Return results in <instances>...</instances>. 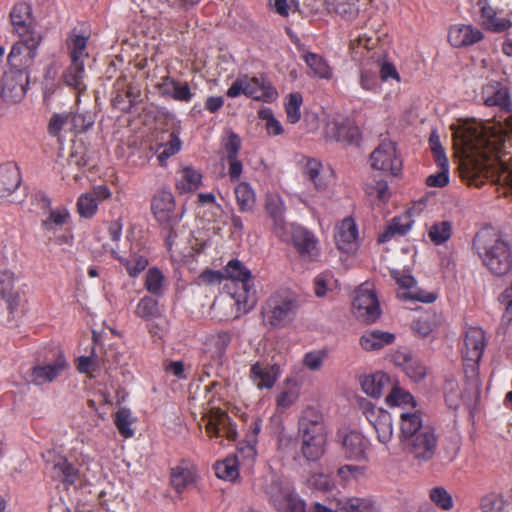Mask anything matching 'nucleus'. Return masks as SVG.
Masks as SVG:
<instances>
[{
    "label": "nucleus",
    "mask_w": 512,
    "mask_h": 512,
    "mask_svg": "<svg viewBox=\"0 0 512 512\" xmlns=\"http://www.w3.org/2000/svg\"><path fill=\"white\" fill-rule=\"evenodd\" d=\"M110 254L115 260L125 267L127 274L131 278H137L149 264L146 254L140 249L135 250L132 245L130 246L128 256L125 255L120 247L111 248Z\"/></svg>",
    "instance_id": "20"
},
{
    "label": "nucleus",
    "mask_w": 512,
    "mask_h": 512,
    "mask_svg": "<svg viewBox=\"0 0 512 512\" xmlns=\"http://www.w3.org/2000/svg\"><path fill=\"white\" fill-rule=\"evenodd\" d=\"M302 104L303 97L299 92L290 93L285 97L284 107L289 123L296 124L300 121Z\"/></svg>",
    "instance_id": "52"
},
{
    "label": "nucleus",
    "mask_w": 512,
    "mask_h": 512,
    "mask_svg": "<svg viewBox=\"0 0 512 512\" xmlns=\"http://www.w3.org/2000/svg\"><path fill=\"white\" fill-rule=\"evenodd\" d=\"M365 193L371 200H377L386 203L390 199V191L388 183L385 180L373 179L371 182L366 183Z\"/></svg>",
    "instance_id": "53"
},
{
    "label": "nucleus",
    "mask_w": 512,
    "mask_h": 512,
    "mask_svg": "<svg viewBox=\"0 0 512 512\" xmlns=\"http://www.w3.org/2000/svg\"><path fill=\"white\" fill-rule=\"evenodd\" d=\"M392 386L391 377L383 371L366 375L361 380V388L368 396L379 398L385 390Z\"/></svg>",
    "instance_id": "34"
},
{
    "label": "nucleus",
    "mask_w": 512,
    "mask_h": 512,
    "mask_svg": "<svg viewBox=\"0 0 512 512\" xmlns=\"http://www.w3.org/2000/svg\"><path fill=\"white\" fill-rule=\"evenodd\" d=\"M229 98H237L241 95L263 103H272L278 98V91L264 76H250L239 74L227 89Z\"/></svg>",
    "instance_id": "5"
},
{
    "label": "nucleus",
    "mask_w": 512,
    "mask_h": 512,
    "mask_svg": "<svg viewBox=\"0 0 512 512\" xmlns=\"http://www.w3.org/2000/svg\"><path fill=\"white\" fill-rule=\"evenodd\" d=\"M342 450L347 459L363 460L369 447V440L360 432L352 430L342 436Z\"/></svg>",
    "instance_id": "28"
},
{
    "label": "nucleus",
    "mask_w": 512,
    "mask_h": 512,
    "mask_svg": "<svg viewBox=\"0 0 512 512\" xmlns=\"http://www.w3.org/2000/svg\"><path fill=\"white\" fill-rule=\"evenodd\" d=\"M442 316L436 312H426L413 322V330L422 337H427L442 325Z\"/></svg>",
    "instance_id": "43"
},
{
    "label": "nucleus",
    "mask_w": 512,
    "mask_h": 512,
    "mask_svg": "<svg viewBox=\"0 0 512 512\" xmlns=\"http://www.w3.org/2000/svg\"><path fill=\"white\" fill-rule=\"evenodd\" d=\"M156 145L151 146L150 150L157 155V160L161 166H166L167 160L176 155L182 146L179 132L173 130L171 132L162 131L156 137Z\"/></svg>",
    "instance_id": "22"
},
{
    "label": "nucleus",
    "mask_w": 512,
    "mask_h": 512,
    "mask_svg": "<svg viewBox=\"0 0 512 512\" xmlns=\"http://www.w3.org/2000/svg\"><path fill=\"white\" fill-rule=\"evenodd\" d=\"M67 367L68 364L65 356L60 354L51 363L33 366L30 370V381L36 386L53 382L67 369Z\"/></svg>",
    "instance_id": "21"
},
{
    "label": "nucleus",
    "mask_w": 512,
    "mask_h": 512,
    "mask_svg": "<svg viewBox=\"0 0 512 512\" xmlns=\"http://www.w3.org/2000/svg\"><path fill=\"white\" fill-rule=\"evenodd\" d=\"M379 38L373 34L368 35L367 33H360L354 39L350 41V49L352 50L353 58L359 54L367 59V61H373L377 58L378 53L375 48L378 44Z\"/></svg>",
    "instance_id": "33"
},
{
    "label": "nucleus",
    "mask_w": 512,
    "mask_h": 512,
    "mask_svg": "<svg viewBox=\"0 0 512 512\" xmlns=\"http://www.w3.org/2000/svg\"><path fill=\"white\" fill-rule=\"evenodd\" d=\"M480 40V31L471 25L456 24L450 27L448 41L454 47H464Z\"/></svg>",
    "instance_id": "36"
},
{
    "label": "nucleus",
    "mask_w": 512,
    "mask_h": 512,
    "mask_svg": "<svg viewBox=\"0 0 512 512\" xmlns=\"http://www.w3.org/2000/svg\"><path fill=\"white\" fill-rule=\"evenodd\" d=\"M266 494L278 512H305L304 501L288 485L278 480L271 481Z\"/></svg>",
    "instance_id": "9"
},
{
    "label": "nucleus",
    "mask_w": 512,
    "mask_h": 512,
    "mask_svg": "<svg viewBox=\"0 0 512 512\" xmlns=\"http://www.w3.org/2000/svg\"><path fill=\"white\" fill-rule=\"evenodd\" d=\"M196 481V473L193 467L187 463L173 467L170 473V483L177 493H182Z\"/></svg>",
    "instance_id": "37"
},
{
    "label": "nucleus",
    "mask_w": 512,
    "mask_h": 512,
    "mask_svg": "<svg viewBox=\"0 0 512 512\" xmlns=\"http://www.w3.org/2000/svg\"><path fill=\"white\" fill-rule=\"evenodd\" d=\"M429 238L436 245L447 242L452 235V224L449 221L434 223L428 232Z\"/></svg>",
    "instance_id": "58"
},
{
    "label": "nucleus",
    "mask_w": 512,
    "mask_h": 512,
    "mask_svg": "<svg viewBox=\"0 0 512 512\" xmlns=\"http://www.w3.org/2000/svg\"><path fill=\"white\" fill-rule=\"evenodd\" d=\"M267 214L273 220V231L277 237L285 236V229L291 223H286L284 220L285 205L282 199L277 195L267 197L265 203Z\"/></svg>",
    "instance_id": "31"
},
{
    "label": "nucleus",
    "mask_w": 512,
    "mask_h": 512,
    "mask_svg": "<svg viewBox=\"0 0 512 512\" xmlns=\"http://www.w3.org/2000/svg\"><path fill=\"white\" fill-rule=\"evenodd\" d=\"M232 336V332L229 330H217L207 334L203 341L204 353L209 355L212 360H221L232 341Z\"/></svg>",
    "instance_id": "27"
},
{
    "label": "nucleus",
    "mask_w": 512,
    "mask_h": 512,
    "mask_svg": "<svg viewBox=\"0 0 512 512\" xmlns=\"http://www.w3.org/2000/svg\"><path fill=\"white\" fill-rule=\"evenodd\" d=\"M29 77L25 70L11 69L5 75L3 97L11 102L21 101L28 89Z\"/></svg>",
    "instance_id": "24"
},
{
    "label": "nucleus",
    "mask_w": 512,
    "mask_h": 512,
    "mask_svg": "<svg viewBox=\"0 0 512 512\" xmlns=\"http://www.w3.org/2000/svg\"><path fill=\"white\" fill-rule=\"evenodd\" d=\"M224 279L241 284V289L232 295L238 311L248 313L256 304V292L251 284V271L238 259H231L223 268Z\"/></svg>",
    "instance_id": "7"
},
{
    "label": "nucleus",
    "mask_w": 512,
    "mask_h": 512,
    "mask_svg": "<svg viewBox=\"0 0 512 512\" xmlns=\"http://www.w3.org/2000/svg\"><path fill=\"white\" fill-rule=\"evenodd\" d=\"M386 403L389 406L410 405L412 408L416 407V401L413 395L398 386H393L391 388L390 393L386 397Z\"/></svg>",
    "instance_id": "57"
},
{
    "label": "nucleus",
    "mask_w": 512,
    "mask_h": 512,
    "mask_svg": "<svg viewBox=\"0 0 512 512\" xmlns=\"http://www.w3.org/2000/svg\"><path fill=\"white\" fill-rule=\"evenodd\" d=\"M282 374L278 363L257 361L251 365L249 379L259 390L272 389Z\"/></svg>",
    "instance_id": "18"
},
{
    "label": "nucleus",
    "mask_w": 512,
    "mask_h": 512,
    "mask_svg": "<svg viewBox=\"0 0 512 512\" xmlns=\"http://www.w3.org/2000/svg\"><path fill=\"white\" fill-rule=\"evenodd\" d=\"M405 374L413 381L419 382L425 378L427 374L426 366L418 359L412 356L408 359V363L403 370Z\"/></svg>",
    "instance_id": "62"
},
{
    "label": "nucleus",
    "mask_w": 512,
    "mask_h": 512,
    "mask_svg": "<svg viewBox=\"0 0 512 512\" xmlns=\"http://www.w3.org/2000/svg\"><path fill=\"white\" fill-rule=\"evenodd\" d=\"M297 312L296 296L288 291H277L261 307L262 323L270 330L282 329L295 320Z\"/></svg>",
    "instance_id": "4"
},
{
    "label": "nucleus",
    "mask_w": 512,
    "mask_h": 512,
    "mask_svg": "<svg viewBox=\"0 0 512 512\" xmlns=\"http://www.w3.org/2000/svg\"><path fill=\"white\" fill-rule=\"evenodd\" d=\"M308 485L318 491H330L334 487L331 477L324 473H313L307 480Z\"/></svg>",
    "instance_id": "63"
},
{
    "label": "nucleus",
    "mask_w": 512,
    "mask_h": 512,
    "mask_svg": "<svg viewBox=\"0 0 512 512\" xmlns=\"http://www.w3.org/2000/svg\"><path fill=\"white\" fill-rule=\"evenodd\" d=\"M112 192L106 185H97L91 191L81 194L76 202L77 213L81 218L91 219L97 211L98 205L111 197Z\"/></svg>",
    "instance_id": "19"
},
{
    "label": "nucleus",
    "mask_w": 512,
    "mask_h": 512,
    "mask_svg": "<svg viewBox=\"0 0 512 512\" xmlns=\"http://www.w3.org/2000/svg\"><path fill=\"white\" fill-rule=\"evenodd\" d=\"M214 470L216 476L223 480L234 481L239 476L236 457L216 462Z\"/></svg>",
    "instance_id": "55"
},
{
    "label": "nucleus",
    "mask_w": 512,
    "mask_h": 512,
    "mask_svg": "<svg viewBox=\"0 0 512 512\" xmlns=\"http://www.w3.org/2000/svg\"><path fill=\"white\" fill-rule=\"evenodd\" d=\"M334 239L337 248L344 253H352L358 247V227L351 217L344 218L335 227Z\"/></svg>",
    "instance_id": "23"
},
{
    "label": "nucleus",
    "mask_w": 512,
    "mask_h": 512,
    "mask_svg": "<svg viewBox=\"0 0 512 512\" xmlns=\"http://www.w3.org/2000/svg\"><path fill=\"white\" fill-rule=\"evenodd\" d=\"M484 263L491 273L502 276L512 267V253L510 246L503 240L496 241L487 248Z\"/></svg>",
    "instance_id": "15"
},
{
    "label": "nucleus",
    "mask_w": 512,
    "mask_h": 512,
    "mask_svg": "<svg viewBox=\"0 0 512 512\" xmlns=\"http://www.w3.org/2000/svg\"><path fill=\"white\" fill-rule=\"evenodd\" d=\"M302 175L305 180L311 182L318 191L326 189L328 182L325 179L323 165L315 158L305 159Z\"/></svg>",
    "instance_id": "39"
},
{
    "label": "nucleus",
    "mask_w": 512,
    "mask_h": 512,
    "mask_svg": "<svg viewBox=\"0 0 512 512\" xmlns=\"http://www.w3.org/2000/svg\"><path fill=\"white\" fill-rule=\"evenodd\" d=\"M337 512H374V504L366 498L335 499Z\"/></svg>",
    "instance_id": "46"
},
{
    "label": "nucleus",
    "mask_w": 512,
    "mask_h": 512,
    "mask_svg": "<svg viewBox=\"0 0 512 512\" xmlns=\"http://www.w3.org/2000/svg\"><path fill=\"white\" fill-rule=\"evenodd\" d=\"M429 499L439 509L450 511L454 507L452 495L442 486H436L430 489Z\"/></svg>",
    "instance_id": "56"
},
{
    "label": "nucleus",
    "mask_w": 512,
    "mask_h": 512,
    "mask_svg": "<svg viewBox=\"0 0 512 512\" xmlns=\"http://www.w3.org/2000/svg\"><path fill=\"white\" fill-rule=\"evenodd\" d=\"M135 315L146 321H150L161 315L158 301L152 296L142 297L135 309Z\"/></svg>",
    "instance_id": "50"
},
{
    "label": "nucleus",
    "mask_w": 512,
    "mask_h": 512,
    "mask_svg": "<svg viewBox=\"0 0 512 512\" xmlns=\"http://www.w3.org/2000/svg\"><path fill=\"white\" fill-rule=\"evenodd\" d=\"M181 179L177 182V189L181 192H192L197 190L202 181V175L192 167H184L181 172Z\"/></svg>",
    "instance_id": "49"
},
{
    "label": "nucleus",
    "mask_w": 512,
    "mask_h": 512,
    "mask_svg": "<svg viewBox=\"0 0 512 512\" xmlns=\"http://www.w3.org/2000/svg\"><path fill=\"white\" fill-rule=\"evenodd\" d=\"M366 468L358 465H343L337 469V477L343 485L358 481L365 475Z\"/></svg>",
    "instance_id": "60"
},
{
    "label": "nucleus",
    "mask_w": 512,
    "mask_h": 512,
    "mask_svg": "<svg viewBox=\"0 0 512 512\" xmlns=\"http://www.w3.org/2000/svg\"><path fill=\"white\" fill-rule=\"evenodd\" d=\"M41 37L20 38L8 55V63L12 69L26 70L30 67L37 55Z\"/></svg>",
    "instance_id": "12"
},
{
    "label": "nucleus",
    "mask_w": 512,
    "mask_h": 512,
    "mask_svg": "<svg viewBox=\"0 0 512 512\" xmlns=\"http://www.w3.org/2000/svg\"><path fill=\"white\" fill-rule=\"evenodd\" d=\"M88 37L72 33L67 39L70 59L74 61H84L88 57L86 52Z\"/></svg>",
    "instance_id": "51"
},
{
    "label": "nucleus",
    "mask_w": 512,
    "mask_h": 512,
    "mask_svg": "<svg viewBox=\"0 0 512 512\" xmlns=\"http://www.w3.org/2000/svg\"><path fill=\"white\" fill-rule=\"evenodd\" d=\"M285 236L278 237L282 242L291 243L301 259L317 261L320 256L319 240L307 228L291 223L285 229Z\"/></svg>",
    "instance_id": "8"
},
{
    "label": "nucleus",
    "mask_w": 512,
    "mask_h": 512,
    "mask_svg": "<svg viewBox=\"0 0 512 512\" xmlns=\"http://www.w3.org/2000/svg\"><path fill=\"white\" fill-rule=\"evenodd\" d=\"M21 175L14 162L0 165V199L10 196L20 185Z\"/></svg>",
    "instance_id": "30"
},
{
    "label": "nucleus",
    "mask_w": 512,
    "mask_h": 512,
    "mask_svg": "<svg viewBox=\"0 0 512 512\" xmlns=\"http://www.w3.org/2000/svg\"><path fill=\"white\" fill-rule=\"evenodd\" d=\"M298 434L301 453L307 461L316 462L326 452L328 430L322 412L315 407L303 410L299 419Z\"/></svg>",
    "instance_id": "3"
},
{
    "label": "nucleus",
    "mask_w": 512,
    "mask_h": 512,
    "mask_svg": "<svg viewBox=\"0 0 512 512\" xmlns=\"http://www.w3.org/2000/svg\"><path fill=\"white\" fill-rule=\"evenodd\" d=\"M355 316L365 323H374L381 315L378 298L374 290L360 287L353 300Z\"/></svg>",
    "instance_id": "11"
},
{
    "label": "nucleus",
    "mask_w": 512,
    "mask_h": 512,
    "mask_svg": "<svg viewBox=\"0 0 512 512\" xmlns=\"http://www.w3.org/2000/svg\"><path fill=\"white\" fill-rule=\"evenodd\" d=\"M85 67L84 61L71 60L70 65L63 74L64 82L67 86L74 88L78 94L86 91L84 83Z\"/></svg>",
    "instance_id": "41"
},
{
    "label": "nucleus",
    "mask_w": 512,
    "mask_h": 512,
    "mask_svg": "<svg viewBox=\"0 0 512 512\" xmlns=\"http://www.w3.org/2000/svg\"><path fill=\"white\" fill-rule=\"evenodd\" d=\"M378 66L374 65L373 61L361 62L359 84L365 91L372 93H380L381 85L378 77Z\"/></svg>",
    "instance_id": "40"
},
{
    "label": "nucleus",
    "mask_w": 512,
    "mask_h": 512,
    "mask_svg": "<svg viewBox=\"0 0 512 512\" xmlns=\"http://www.w3.org/2000/svg\"><path fill=\"white\" fill-rule=\"evenodd\" d=\"M325 134L328 139L348 144L356 143L359 130L348 120L333 119L326 124Z\"/></svg>",
    "instance_id": "29"
},
{
    "label": "nucleus",
    "mask_w": 512,
    "mask_h": 512,
    "mask_svg": "<svg viewBox=\"0 0 512 512\" xmlns=\"http://www.w3.org/2000/svg\"><path fill=\"white\" fill-rule=\"evenodd\" d=\"M395 341V335L381 330H370L365 332L360 338V346L366 351H375L392 344Z\"/></svg>",
    "instance_id": "38"
},
{
    "label": "nucleus",
    "mask_w": 512,
    "mask_h": 512,
    "mask_svg": "<svg viewBox=\"0 0 512 512\" xmlns=\"http://www.w3.org/2000/svg\"><path fill=\"white\" fill-rule=\"evenodd\" d=\"M401 443L406 453L418 464L429 462L437 448V438L433 430L421 431Z\"/></svg>",
    "instance_id": "10"
},
{
    "label": "nucleus",
    "mask_w": 512,
    "mask_h": 512,
    "mask_svg": "<svg viewBox=\"0 0 512 512\" xmlns=\"http://www.w3.org/2000/svg\"><path fill=\"white\" fill-rule=\"evenodd\" d=\"M145 289L154 297H162L166 289V279L158 267L148 269L145 280Z\"/></svg>",
    "instance_id": "45"
},
{
    "label": "nucleus",
    "mask_w": 512,
    "mask_h": 512,
    "mask_svg": "<svg viewBox=\"0 0 512 512\" xmlns=\"http://www.w3.org/2000/svg\"><path fill=\"white\" fill-rule=\"evenodd\" d=\"M512 26L509 19L500 17L492 8L482 7V28L495 33L507 31Z\"/></svg>",
    "instance_id": "44"
},
{
    "label": "nucleus",
    "mask_w": 512,
    "mask_h": 512,
    "mask_svg": "<svg viewBox=\"0 0 512 512\" xmlns=\"http://www.w3.org/2000/svg\"><path fill=\"white\" fill-rule=\"evenodd\" d=\"M411 223L407 217H394L387 228L378 236L379 243H386L395 235H405L411 228Z\"/></svg>",
    "instance_id": "48"
},
{
    "label": "nucleus",
    "mask_w": 512,
    "mask_h": 512,
    "mask_svg": "<svg viewBox=\"0 0 512 512\" xmlns=\"http://www.w3.org/2000/svg\"><path fill=\"white\" fill-rule=\"evenodd\" d=\"M10 21L13 31L19 38L41 37L36 31V21L28 3L15 4L10 12Z\"/></svg>",
    "instance_id": "16"
},
{
    "label": "nucleus",
    "mask_w": 512,
    "mask_h": 512,
    "mask_svg": "<svg viewBox=\"0 0 512 512\" xmlns=\"http://www.w3.org/2000/svg\"><path fill=\"white\" fill-rule=\"evenodd\" d=\"M105 367L104 360H101L93 351L90 356H81L76 360V368L80 373L87 374L90 378L95 377V373Z\"/></svg>",
    "instance_id": "54"
},
{
    "label": "nucleus",
    "mask_w": 512,
    "mask_h": 512,
    "mask_svg": "<svg viewBox=\"0 0 512 512\" xmlns=\"http://www.w3.org/2000/svg\"><path fill=\"white\" fill-rule=\"evenodd\" d=\"M302 58L314 77L326 80L332 78V69L321 55L313 52H307L302 56Z\"/></svg>",
    "instance_id": "42"
},
{
    "label": "nucleus",
    "mask_w": 512,
    "mask_h": 512,
    "mask_svg": "<svg viewBox=\"0 0 512 512\" xmlns=\"http://www.w3.org/2000/svg\"><path fill=\"white\" fill-rule=\"evenodd\" d=\"M461 352L464 373L467 379L471 381L473 389V396L468 391H465L462 395V400L469 410L473 424H475L480 398L478 383V376L480 374V328L476 326L466 328Z\"/></svg>",
    "instance_id": "2"
},
{
    "label": "nucleus",
    "mask_w": 512,
    "mask_h": 512,
    "mask_svg": "<svg viewBox=\"0 0 512 512\" xmlns=\"http://www.w3.org/2000/svg\"><path fill=\"white\" fill-rule=\"evenodd\" d=\"M42 207L47 209V215L41 221L42 229L47 233L55 234L56 231L70 224L71 214L65 206L51 207V200L42 196Z\"/></svg>",
    "instance_id": "25"
},
{
    "label": "nucleus",
    "mask_w": 512,
    "mask_h": 512,
    "mask_svg": "<svg viewBox=\"0 0 512 512\" xmlns=\"http://www.w3.org/2000/svg\"><path fill=\"white\" fill-rule=\"evenodd\" d=\"M483 94L484 104L496 106L501 111H511V101L508 89L499 82H493L485 86Z\"/></svg>",
    "instance_id": "32"
},
{
    "label": "nucleus",
    "mask_w": 512,
    "mask_h": 512,
    "mask_svg": "<svg viewBox=\"0 0 512 512\" xmlns=\"http://www.w3.org/2000/svg\"><path fill=\"white\" fill-rule=\"evenodd\" d=\"M235 196L237 205L241 212L251 211L255 205V192L251 185L247 182H240L235 187Z\"/></svg>",
    "instance_id": "47"
},
{
    "label": "nucleus",
    "mask_w": 512,
    "mask_h": 512,
    "mask_svg": "<svg viewBox=\"0 0 512 512\" xmlns=\"http://www.w3.org/2000/svg\"><path fill=\"white\" fill-rule=\"evenodd\" d=\"M50 477L53 481L62 483L66 488L82 482L79 469L66 457H57L50 470Z\"/></svg>",
    "instance_id": "26"
},
{
    "label": "nucleus",
    "mask_w": 512,
    "mask_h": 512,
    "mask_svg": "<svg viewBox=\"0 0 512 512\" xmlns=\"http://www.w3.org/2000/svg\"><path fill=\"white\" fill-rule=\"evenodd\" d=\"M374 169L389 172L397 176L402 171V160L397 155L395 145L390 141H383L370 156Z\"/></svg>",
    "instance_id": "13"
},
{
    "label": "nucleus",
    "mask_w": 512,
    "mask_h": 512,
    "mask_svg": "<svg viewBox=\"0 0 512 512\" xmlns=\"http://www.w3.org/2000/svg\"><path fill=\"white\" fill-rule=\"evenodd\" d=\"M399 424L401 442L418 435L421 431L433 430L431 427L423 425L422 415L419 411L401 412Z\"/></svg>",
    "instance_id": "35"
},
{
    "label": "nucleus",
    "mask_w": 512,
    "mask_h": 512,
    "mask_svg": "<svg viewBox=\"0 0 512 512\" xmlns=\"http://www.w3.org/2000/svg\"><path fill=\"white\" fill-rule=\"evenodd\" d=\"M132 416L131 411L128 408H120L114 418V423L119 431V433L125 437L130 438L134 435L133 429H131L132 424Z\"/></svg>",
    "instance_id": "59"
},
{
    "label": "nucleus",
    "mask_w": 512,
    "mask_h": 512,
    "mask_svg": "<svg viewBox=\"0 0 512 512\" xmlns=\"http://www.w3.org/2000/svg\"><path fill=\"white\" fill-rule=\"evenodd\" d=\"M151 211L158 224L166 231L165 244L170 250L177 238L175 227L182 218V215L176 212L173 194L168 190L158 191L152 198Z\"/></svg>",
    "instance_id": "6"
},
{
    "label": "nucleus",
    "mask_w": 512,
    "mask_h": 512,
    "mask_svg": "<svg viewBox=\"0 0 512 512\" xmlns=\"http://www.w3.org/2000/svg\"><path fill=\"white\" fill-rule=\"evenodd\" d=\"M475 119H459L451 126L460 158V176L470 186L480 187V132Z\"/></svg>",
    "instance_id": "1"
},
{
    "label": "nucleus",
    "mask_w": 512,
    "mask_h": 512,
    "mask_svg": "<svg viewBox=\"0 0 512 512\" xmlns=\"http://www.w3.org/2000/svg\"><path fill=\"white\" fill-rule=\"evenodd\" d=\"M363 413L368 422L375 429L378 441L382 444H387L393 436L391 414L383 408L377 407L371 403H367L364 406Z\"/></svg>",
    "instance_id": "17"
},
{
    "label": "nucleus",
    "mask_w": 512,
    "mask_h": 512,
    "mask_svg": "<svg viewBox=\"0 0 512 512\" xmlns=\"http://www.w3.org/2000/svg\"><path fill=\"white\" fill-rule=\"evenodd\" d=\"M374 65L378 66V73L380 74V79L382 81H387L389 79H394L396 81H400V75L396 70V67L388 62L385 61L382 55H378L375 60H373Z\"/></svg>",
    "instance_id": "61"
},
{
    "label": "nucleus",
    "mask_w": 512,
    "mask_h": 512,
    "mask_svg": "<svg viewBox=\"0 0 512 512\" xmlns=\"http://www.w3.org/2000/svg\"><path fill=\"white\" fill-rule=\"evenodd\" d=\"M498 301L503 307V320L512 321V281L511 284L499 295Z\"/></svg>",
    "instance_id": "64"
},
{
    "label": "nucleus",
    "mask_w": 512,
    "mask_h": 512,
    "mask_svg": "<svg viewBox=\"0 0 512 512\" xmlns=\"http://www.w3.org/2000/svg\"><path fill=\"white\" fill-rule=\"evenodd\" d=\"M203 420L206 421L205 429L210 437H225L228 440L236 439V427L225 411L219 408H211L204 414Z\"/></svg>",
    "instance_id": "14"
}]
</instances>
